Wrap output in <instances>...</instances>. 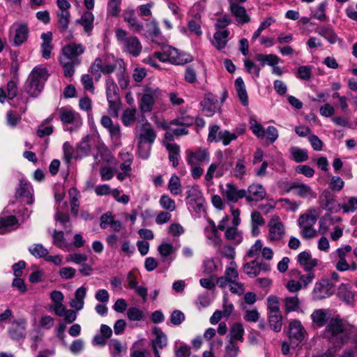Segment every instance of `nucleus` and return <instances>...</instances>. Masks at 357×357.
Listing matches in <instances>:
<instances>
[{"mask_svg":"<svg viewBox=\"0 0 357 357\" xmlns=\"http://www.w3.org/2000/svg\"><path fill=\"white\" fill-rule=\"evenodd\" d=\"M222 195L228 202L236 203L238 199H242L246 195V190L244 189H238L232 183H227L225 187L220 186Z\"/></svg>","mask_w":357,"mask_h":357,"instance_id":"14","label":"nucleus"},{"mask_svg":"<svg viewBox=\"0 0 357 357\" xmlns=\"http://www.w3.org/2000/svg\"><path fill=\"white\" fill-rule=\"evenodd\" d=\"M245 158L238 159L236 164L234 168V175L241 178L245 174Z\"/></svg>","mask_w":357,"mask_h":357,"instance_id":"60","label":"nucleus"},{"mask_svg":"<svg viewBox=\"0 0 357 357\" xmlns=\"http://www.w3.org/2000/svg\"><path fill=\"white\" fill-rule=\"evenodd\" d=\"M306 335L307 332L300 321L294 319L289 322L288 335L291 344L297 346L305 339Z\"/></svg>","mask_w":357,"mask_h":357,"instance_id":"13","label":"nucleus"},{"mask_svg":"<svg viewBox=\"0 0 357 357\" xmlns=\"http://www.w3.org/2000/svg\"><path fill=\"white\" fill-rule=\"evenodd\" d=\"M121 0H110L108 3L107 12V14L116 17L120 13V5Z\"/></svg>","mask_w":357,"mask_h":357,"instance_id":"59","label":"nucleus"},{"mask_svg":"<svg viewBox=\"0 0 357 357\" xmlns=\"http://www.w3.org/2000/svg\"><path fill=\"white\" fill-rule=\"evenodd\" d=\"M293 159L296 162H302L308 159L307 151L297 146H293L289 150Z\"/></svg>","mask_w":357,"mask_h":357,"instance_id":"44","label":"nucleus"},{"mask_svg":"<svg viewBox=\"0 0 357 357\" xmlns=\"http://www.w3.org/2000/svg\"><path fill=\"white\" fill-rule=\"evenodd\" d=\"M19 227L17 219L14 215L0 217V234L11 231Z\"/></svg>","mask_w":357,"mask_h":357,"instance_id":"28","label":"nucleus"},{"mask_svg":"<svg viewBox=\"0 0 357 357\" xmlns=\"http://www.w3.org/2000/svg\"><path fill=\"white\" fill-rule=\"evenodd\" d=\"M297 261L306 271H311L317 266V260L312 258L311 254L307 251L301 252L297 257Z\"/></svg>","mask_w":357,"mask_h":357,"instance_id":"29","label":"nucleus"},{"mask_svg":"<svg viewBox=\"0 0 357 357\" xmlns=\"http://www.w3.org/2000/svg\"><path fill=\"white\" fill-rule=\"evenodd\" d=\"M269 269L270 268L268 264L258 262L257 260L248 262L243 266V271L251 278L256 277L261 271L267 272Z\"/></svg>","mask_w":357,"mask_h":357,"instance_id":"22","label":"nucleus"},{"mask_svg":"<svg viewBox=\"0 0 357 357\" xmlns=\"http://www.w3.org/2000/svg\"><path fill=\"white\" fill-rule=\"evenodd\" d=\"M322 208L329 211H337L341 205L337 203L334 195L328 190H324L319 197Z\"/></svg>","mask_w":357,"mask_h":357,"instance_id":"19","label":"nucleus"},{"mask_svg":"<svg viewBox=\"0 0 357 357\" xmlns=\"http://www.w3.org/2000/svg\"><path fill=\"white\" fill-rule=\"evenodd\" d=\"M218 161L211 163L207 169L205 179L208 182L211 181L213 177L220 178L223 176L226 172L231 169L233 165L232 161L222 160L223 155L222 152L218 153Z\"/></svg>","mask_w":357,"mask_h":357,"instance_id":"7","label":"nucleus"},{"mask_svg":"<svg viewBox=\"0 0 357 357\" xmlns=\"http://www.w3.org/2000/svg\"><path fill=\"white\" fill-rule=\"evenodd\" d=\"M85 51L86 47L83 44L73 41L62 47L59 61L66 77H70L74 75L75 68L81 64V56Z\"/></svg>","mask_w":357,"mask_h":357,"instance_id":"1","label":"nucleus"},{"mask_svg":"<svg viewBox=\"0 0 357 357\" xmlns=\"http://www.w3.org/2000/svg\"><path fill=\"white\" fill-rule=\"evenodd\" d=\"M69 195L70 197V204L71 213L74 216H77L79 208V192L77 190L76 188H72L69 190Z\"/></svg>","mask_w":357,"mask_h":357,"instance_id":"41","label":"nucleus"},{"mask_svg":"<svg viewBox=\"0 0 357 357\" xmlns=\"http://www.w3.org/2000/svg\"><path fill=\"white\" fill-rule=\"evenodd\" d=\"M64 160L66 162L70 163L73 159H75L78 156L77 151L75 152L73 146L69 142H65L63 145Z\"/></svg>","mask_w":357,"mask_h":357,"instance_id":"52","label":"nucleus"},{"mask_svg":"<svg viewBox=\"0 0 357 357\" xmlns=\"http://www.w3.org/2000/svg\"><path fill=\"white\" fill-rule=\"evenodd\" d=\"M124 61L122 59H116L113 63L104 62L100 57L96 58L90 67V72L98 80L101 74L109 75L114 73L117 67L123 66Z\"/></svg>","mask_w":357,"mask_h":357,"instance_id":"6","label":"nucleus"},{"mask_svg":"<svg viewBox=\"0 0 357 357\" xmlns=\"http://www.w3.org/2000/svg\"><path fill=\"white\" fill-rule=\"evenodd\" d=\"M56 16L60 32L63 33L66 31L70 23V12L57 11Z\"/></svg>","mask_w":357,"mask_h":357,"instance_id":"42","label":"nucleus"},{"mask_svg":"<svg viewBox=\"0 0 357 357\" xmlns=\"http://www.w3.org/2000/svg\"><path fill=\"white\" fill-rule=\"evenodd\" d=\"M47 79V70L45 68H34L28 79L27 93L32 97H37L42 91Z\"/></svg>","mask_w":357,"mask_h":357,"instance_id":"3","label":"nucleus"},{"mask_svg":"<svg viewBox=\"0 0 357 357\" xmlns=\"http://www.w3.org/2000/svg\"><path fill=\"white\" fill-rule=\"evenodd\" d=\"M161 96V91L158 87L146 86L144 93L139 100V109L142 112H150L155 104V102Z\"/></svg>","mask_w":357,"mask_h":357,"instance_id":"8","label":"nucleus"},{"mask_svg":"<svg viewBox=\"0 0 357 357\" xmlns=\"http://www.w3.org/2000/svg\"><path fill=\"white\" fill-rule=\"evenodd\" d=\"M127 317L130 321H140L144 320L145 314L139 308L131 307L127 311Z\"/></svg>","mask_w":357,"mask_h":357,"instance_id":"50","label":"nucleus"},{"mask_svg":"<svg viewBox=\"0 0 357 357\" xmlns=\"http://www.w3.org/2000/svg\"><path fill=\"white\" fill-rule=\"evenodd\" d=\"M27 323L24 319H19L12 322L8 330L9 337L15 341L23 340L26 337Z\"/></svg>","mask_w":357,"mask_h":357,"instance_id":"15","label":"nucleus"},{"mask_svg":"<svg viewBox=\"0 0 357 357\" xmlns=\"http://www.w3.org/2000/svg\"><path fill=\"white\" fill-rule=\"evenodd\" d=\"M116 37L118 41L122 45L123 52L138 56L142 50V45L137 36H128V33L122 29L116 30Z\"/></svg>","mask_w":357,"mask_h":357,"instance_id":"4","label":"nucleus"},{"mask_svg":"<svg viewBox=\"0 0 357 357\" xmlns=\"http://www.w3.org/2000/svg\"><path fill=\"white\" fill-rule=\"evenodd\" d=\"M337 296L347 304L351 305L354 302V293L349 284H341L338 288Z\"/></svg>","mask_w":357,"mask_h":357,"instance_id":"32","label":"nucleus"},{"mask_svg":"<svg viewBox=\"0 0 357 357\" xmlns=\"http://www.w3.org/2000/svg\"><path fill=\"white\" fill-rule=\"evenodd\" d=\"M123 17L124 21L127 22L128 26L132 31L139 33L143 29V23L137 20L134 10H126L123 12Z\"/></svg>","mask_w":357,"mask_h":357,"instance_id":"24","label":"nucleus"},{"mask_svg":"<svg viewBox=\"0 0 357 357\" xmlns=\"http://www.w3.org/2000/svg\"><path fill=\"white\" fill-rule=\"evenodd\" d=\"M311 318L314 324L318 327H321L326 322V313L322 309L316 310L311 314Z\"/></svg>","mask_w":357,"mask_h":357,"instance_id":"48","label":"nucleus"},{"mask_svg":"<svg viewBox=\"0 0 357 357\" xmlns=\"http://www.w3.org/2000/svg\"><path fill=\"white\" fill-rule=\"evenodd\" d=\"M244 328L241 323L236 322L233 324L229 329V340L232 341H239L243 342L244 341Z\"/></svg>","mask_w":357,"mask_h":357,"instance_id":"34","label":"nucleus"},{"mask_svg":"<svg viewBox=\"0 0 357 357\" xmlns=\"http://www.w3.org/2000/svg\"><path fill=\"white\" fill-rule=\"evenodd\" d=\"M256 59L261 62V64L262 66H264L265 64L274 66H276L280 61V58L275 55V54H258L256 56Z\"/></svg>","mask_w":357,"mask_h":357,"instance_id":"43","label":"nucleus"},{"mask_svg":"<svg viewBox=\"0 0 357 357\" xmlns=\"http://www.w3.org/2000/svg\"><path fill=\"white\" fill-rule=\"evenodd\" d=\"M28 28L25 25H20L15 31L14 43L15 45H22L27 38Z\"/></svg>","mask_w":357,"mask_h":357,"instance_id":"49","label":"nucleus"},{"mask_svg":"<svg viewBox=\"0 0 357 357\" xmlns=\"http://www.w3.org/2000/svg\"><path fill=\"white\" fill-rule=\"evenodd\" d=\"M153 333L155 335V337L152 340L153 349H162L167 344L166 335L157 327L153 328Z\"/></svg>","mask_w":357,"mask_h":357,"instance_id":"33","label":"nucleus"},{"mask_svg":"<svg viewBox=\"0 0 357 357\" xmlns=\"http://www.w3.org/2000/svg\"><path fill=\"white\" fill-rule=\"evenodd\" d=\"M290 191H293L296 196L302 198L316 197V194L311 187L301 182H293L290 183L289 188L287 189V192Z\"/></svg>","mask_w":357,"mask_h":357,"instance_id":"18","label":"nucleus"},{"mask_svg":"<svg viewBox=\"0 0 357 357\" xmlns=\"http://www.w3.org/2000/svg\"><path fill=\"white\" fill-rule=\"evenodd\" d=\"M110 354L112 357H117L120 356L121 352L126 350V347H124L121 342L116 339H112L108 344Z\"/></svg>","mask_w":357,"mask_h":357,"instance_id":"45","label":"nucleus"},{"mask_svg":"<svg viewBox=\"0 0 357 357\" xmlns=\"http://www.w3.org/2000/svg\"><path fill=\"white\" fill-rule=\"evenodd\" d=\"M136 136L138 146L143 147L144 144L151 145L154 142L156 133L151 125L144 119L137 126Z\"/></svg>","mask_w":357,"mask_h":357,"instance_id":"9","label":"nucleus"},{"mask_svg":"<svg viewBox=\"0 0 357 357\" xmlns=\"http://www.w3.org/2000/svg\"><path fill=\"white\" fill-rule=\"evenodd\" d=\"M225 238L234 244H240L243 241L242 233L236 227H228L225 230Z\"/></svg>","mask_w":357,"mask_h":357,"instance_id":"38","label":"nucleus"},{"mask_svg":"<svg viewBox=\"0 0 357 357\" xmlns=\"http://www.w3.org/2000/svg\"><path fill=\"white\" fill-rule=\"evenodd\" d=\"M160 204L162 208L170 212L174 211L176 208L175 202L166 195L161 196L160 199Z\"/></svg>","mask_w":357,"mask_h":357,"instance_id":"57","label":"nucleus"},{"mask_svg":"<svg viewBox=\"0 0 357 357\" xmlns=\"http://www.w3.org/2000/svg\"><path fill=\"white\" fill-rule=\"evenodd\" d=\"M165 147L169 152V160L174 167L178 165V158L180 156V146L174 143H166Z\"/></svg>","mask_w":357,"mask_h":357,"instance_id":"37","label":"nucleus"},{"mask_svg":"<svg viewBox=\"0 0 357 357\" xmlns=\"http://www.w3.org/2000/svg\"><path fill=\"white\" fill-rule=\"evenodd\" d=\"M250 129L252 132L259 138H264L265 136V130L264 127L255 120L250 121Z\"/></svg>","mask_w":357,"mask_h":357,"instance_id":"64","label":"nucleus"},{"mask_svg":"<svg viewBox=\"0 0 357 357\" xmlns=\"http://www.w3.org/2000/svg\"><path fill=\"white\" fill-rule=\"evenodd\" d=\"M266 191L261 184L253 183L246 190L245 199L248 202H258L265 198Z\"/></svg>","mask_w":357,"mask_h":357,"instance_id":"21","label":"nucleus"},{"mask_svg":"<svg viewBox=\"0 0 357 357\" xmlns=\"http://www.w3.org/2000/svg\"><path fill=\"white\" fill-rule=\"evenodd\" d=\"M146 26L147 29L146 32L148 36L157 38L160 35V29L157 21L155 19L152 20L149 23H146Z\"/></svg>","mask_w":357,"mask_h":357,"instance_id":"54","label":"nucleus"},{"mask_svg":"<svg viewBox=\"0 0 357 357\" xmlns=\"http://www.w3.org/2000/svg\"><path fill=\"white\" fill-rule=\"evenodd\" d=\"M168 189L171 192V193L174 195H178L181 192V185L179 178L173 175L169 181L168 183Z\"/></svg>","mask_w":357,"mask_h":357,"instance_id":"51","label":"nucleus"},{"mask_svg":"<svg viewBox=\"0 0 357 357\" xmlns=\"http://www.w3.org/2000/svg\"><path fill=\"white\" fill-rule=\"evenodd\" d=\"M106 95L108 102V113L114 117H118L121 107V100L119 94V89L111 77L106 79Z\"/></svg>","mask_w":357,"mask_h":357,"instance_id":"5","label":"nucleus"},{"mask_svg":"<svg viewBox=\"0 0 357 357\" xmlns=\"http://www.w3.org/2000/svg\"><path fill=\"white\" fill-rule=\"evenodd\" d=\"M315 32L332 44L335 43L338 39L332 26L329 24L317 26Z\"/></svg>","mask_w":357,"mask_h":357,"instance_id":"31","label":"nucleus"},{"mask_svg":"<svg viewBox=\"0 0 357 357\" xmlns=\"http://www.w3.org/2000/svg\"><path fill=\"white\" fill-rule=\"evenodd\" d=\"M235 87L238 98L244 106L248 105V97L244 82L241 77H238L235 81Z\"/></svg>","mask_w":357,"mask_h":357,"instance_id":"39","label":"nucleus"},{"mask_svg":"<svg viewBox=\"0 0 357 357\" xmlns=\"http://www.w3.org/2000/svg\"><path fill=\"white\" fill-rule=\"evenodd\" d=\"M319 213L315 208L308 210L305 213L300 215L298 223L300 229L314 227L316 224Z\"/></svg>","mask_w":357,"mask_h":357,"instance_id":"25","label":"nucleus"},{"mask_svg":"<svg viewBox=\"0 0 357 357\" xmlns=\"http://www.w3.org/2000/svg\"><path fill=\"white\" fill-rule=\"evenodd\" d=\"M229 32L227 30H218L213 35V45L218 50H222L227 43Z\"/></svg>","mask_w":357,"mask_h":357,"instance_id":"36","label":"nucleus"},{"mask_svg":"<svg viewBox=\"0 0 357 357\" xmlns=\"http://www.w3.org/2000/svg\"><path fill=\"white\" fill-rule=\"evenodd\" d=\"M268 240L270 243H278L285 235V229L283 223L278 217L272 218L268 225Z\"/></svg>","mask_w":357,"mask_h":357,"instance_id":"10","label":"nucleus"},{"mask_svg":"<svg viewBox=\"0 0 357 357\" xmlns=\"http://www.w3.org/2000/svg\"><path fill=\"white\" fill-rule=\"evenodd\" d=\"M230 266L226 268L225 276L229 280V283L235 282L238 278V274L236 269V265L234 261H231Z\"/></svg>","mask_w":357,"mask_h":357,"instance_id":"61","label":"nucleus"},{"mask_svg":"<svg viewBox=\"0 0 357 357\" xmlns=\"http://www.w3.org/2000/svg\"><path fill=\"white\" fill-rule=\"evenodd\" d=\"M222 132L223 130H220V127L217 125L210 127L208 141L210 142H219Z\"/></svg>","mask_w":357,"mask_h":357,"instance_id":"58","label":"nucleus"},{"mask_svg":"<svg viewBox=\"0 0 357 357\" xmlns=\"http://www.w3.org/2000/svg\"><path fill=\"white\" fill-rule=\"evenodd\" d=\"M202 16L199 13L196 14L192 20H190L188 22V26L189 31L199 37L202 35V31L201 29V21Z\"/></svg>","mask_w":357,"mask_h":357,"instance_id":"40","label":"nucleus"},{"mask_svg":"<svg viewBox=\"0 0 357 357\" xmlns=\"http://www.w3.org/2000/svg\"><path fill=\"white\" fill-rule=\"evenodd\" d=\"M16 196L24 199L26 204H31L33 202V188L30 183L24 180H21L16 191Z\"/></svg>","mask_w":357,"mask_h":357,"instance_id":"27","label":"nucleus"},{"mask_svg":"<svg viewBox=\"0 0 357 357\" xmlns=\"http://www.w3.org/2000/svg\"><path fill=\"white\" fill-rule=\"evenodd\" d=\"M202 197H203V195L198 186L194 185L188 188L187 190V199H188V203Z\"/></svg>","mask_w":357,"mask_h":357,"instance_id":"62","label":"nucleus"},{"mask_svg":"<svg viewBox=\"0 0 357 357\" xmlns=\"http://www.w3.org/2000/svg\"><path fill=\"white\" fill-rule=\"evenodd\" d=\"M229 8L232 15L236 17V21L240 24H245L250 22V18L248 15L244 7L235 3L233 0L230 1Z\"/></svg>","mask_w":357,"mask_h":357,"instance_id":"26","label":"nucleus"},{"mask_svg":"<svg viewBox=\"0 0 357 357\" xmlns=\"http://www.w3.org/2000/svg\"><path fill=\"white\" fill-rule=\"evenodd\" d=\"M270 327L275 333H278L282 329V317L280 313L269 314L268 316Z\"/></svg>","mask_w":357,"mask_h":357,"instance_id":"46","label":"nucleus"},{"mask_svg":"<svg viewBox=\"0 0 357 357\" xmlns=\"http://www.w3.org/2000/svg\"><path fill=\"white\" fill-rule=\"evenodd\" d=\"M334 292V284L324 278L317 282L312 291L314 300H321L331 296Z\"/></svg>","mask_w":357,"mask_h":357,"instance_id":"11","label":"nucleus"},{"mask_svg":"<svg viewBox=\"0 0 357 357\" xmlns=\"http://www.w3.org/2000/svg\"><path fill=\"white\" fill-rule=\"evenodd\" d=\"M137 110L135 109H127L122 114V122L126 126L132 125L135 121Z\"/></svg>","mask_w":357,"mask_h":357,"instance_id":"53","label":"nucleus"},{"mask_svg":"<svg viewBox=\"0 0 357 357\" xmlns=\"http://www.w3.org/2000/svg\"><path fill=\"white\" fill-rule=\"evenodd\" d=\"M167 56L169 62L175 65H183L192 61V57L188 54L172 47H167Z\"/></svg>","mask_w":357,"mask_h":357,"instance_id":"17","label":"nucleus"},{"mask_svg":"<svg viewBox=\"0 0 357 357\" xmlns=\"http://www.w3.org/2000/svg\"><path fill=\"white\" fill-rule=\"evenodd\" d=\"M29 252L35 257L44 258L46 261H51L55 265L61 264V258L59 255H49L48 251L45 247H30Z\"/></svg>","mask_w":357,"mask_h":357,"instance_id":"23","label":"nucleus"},{"mask_svg":"<svg viewBox=\"0 0 357 357\" xmlns=\"http://www.w3.org/2000/svg\"><path fill=\"white\" fill-rule=\"evenodd\" d=\"M59 119L63 124H72L75 128L82 125L80 114L69 107H62L58 109Z\"/></svg>","mask_w":357,"mask_h":357,"instance_id":"12","label":"nucleus"},{"mask_svg":"<svg viewBox=\"0 0 357 357\" xmlns=\"http://www.w3.org/2000/svg\"><path fill=\"white\" fill-rule=\"evenodd\" d=\"M127 281L128 288L134 289L135 291L140 296L142 297L145 301L147 298V289L142 286L137 285V276L132 272H129L127 276Z\"/></svg>","mask_w":357,"mask_h":357,"instance_id":"30","label":"nucleus"},{"mask_svg":"<svg viewBox=\"0 0 357 357\" xmlns=\"http://www.w3.org/2000/svg\"><path fill=\"white\" fill-rule=\"evenodd\" d=\"M318 231H317L314 227H308L300 229V234L301 236L306 239L310 240L318 236Z\"/></svg>","mask_w":357,"mask_h":357,"instance_id":"63","label":"nucleus"},{"mask_svg":"<svg viewBox=\"0 0 357 357\" xmlns=\"http://www.w3.org/2000/svg\"><path fill=\"white\" fill-rule=\"evenodd\" d=\"M93 15L90 12H85L76 20V23L83 26L84 32L89 35L93 28Z\"/></svg>","mask_w":357,"mask_h":357,"instance_id":"35","label":"nucleus"},{"mask_svg":"<svg viewBox=\"0 0 357 357\" xmlns=\"http://www.w3.org/2000/svg\"><path fill=\"white\" fill-rule=\"evenodd\" d=\"M354 326L338 317L331 318L326 328V335L333 342L344 345L350 340Z\"/></svg>","mask_w":357,"mask_h":357,"instance_id":"2","label":"nucleus"},{"mask_svg":"<svg viewBox=\"0 0 357 357\" xmlns=\"http://www.w3.org/2000/svg\"><path fill=\"white\" fill-rule=\"evenodd\" d=\"M351 247H341L339 248L336 252L338 255V260L335 263V268L339 271H346L348 270L356 271L357 269V264L351 263L349 264L345 257L346 255L351 252Z\"/></svg>","mask_w":357,"mask_h":357,"instance_id":"16","label":"nucleus"},{"mask_svg":"<svg viewBox=\"0 0 357 357\" xmlns=\"http://www.w3.org/2000/svg\"><path fill=\"white\" fill-rule=\"evenodd\" d=\"M209 158V153L206 149H199L195 151H187V162L191 166L204 162H208Z\"/></svg>","mask_w":357,"mask_h":357,"instance_id":"20","label":"nucleus"},{"mask_svg":"<svg viewBox=\"0 0 357 357\" xmlns=\"http://www.w3.org/2000/svg\"><path fill=\"white\" fill-rule=\"evenodd\" d=\"M326 3L321 2L318 7L312 13V17L317 19L320 21H326L327 19L326 15Z\"/></svg>","mask_w":357,"mask_h":357,"instance_id":"55","label":"nucleus"},{"mask_svg":"<svg viewBox=\"0 0 357 357\" xmlns=\"http://www.w3.org/2000/svg\"><path fill=\"white\" fill-rule=\"evenodd\" d=\"M225 351L228 357H237L240 350L236 341L229 340L225 347Z\"/></svg>","mask_w":357,"mask_h":357,"instance_id":"56","label":"nucleus"},{"mask_svg":"<svg viewBox=\"0 0 357 357\" xmlns=\"http://www.w3.org/2000/svg\"><path fill=\"white\" fill-rule=\"evenodd\" d=\"M116 77L119 86L122 89H126L129 85V75L126 71L125 63L123 66L119 68Z\"/></svg>","mask_w":357,"mask_h":357,"instance_id":"47","label":"nucleus"}]
</instances>
